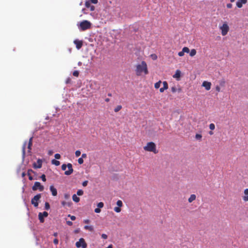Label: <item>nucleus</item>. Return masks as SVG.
I'll list each match as a JSON object with an SVG mask.
<instances>
[{"instance_id":"f257e3e1","label":"nucleus","mask_w":248,"mask_h":248,"mask_svg":"<svg viewBox=\"0 0 248 248\" xmlns=\"http://www.w3.org/2000/svg\"><path fill=\"white\" fill-rule=\"evenodd\" d=\"M135 67V73L138 76L146 75L149 73L147 65L145 61H142L140 63L137 64Z\"/></svg>"},{"instance_id":"f03ea898","label":"nucleus","mask_w":248,"mask_h":248,"mask_svg":"<svg viewBox=\"0 0 248 248\" xmlns=\"http://www.w3.org/2000/svg\"><path fill=\"white\" fill-rule=\"evenodd\" d=\"M143 149L145 151L153 152L154 154L158 153L155 144L152 141L148 142L146 145L143 147Z\"/></svg>"},{"instance_id":"7ed1b4c3","label":"nucleus","mask_w":248,"mask_h":248,"mask_svg":"<svg viewBox=\"0 0 248 248\" xmlns=\"http://www.w3.org/2000/svg\"><path fill=\"white\" fill-rule=\"evenodd\" d=\"M91 23L86 20L81 21L78 25V28L80 31H84L91 28Z\"/></svg>"},{"instance_id":"20e7f679","label":"nucleus","mask_w":248,"mask_h":248,"mask_svg":"<svg viewBox=\"0 0 248 248\" xmlns=\"http://www.w3.org/2000/svg\"><path fill=\"white\" fill-rule=\"evenodd\" d=\"M67 167L68 168V170H66L64 172V174L66 175H69L71 174L73 172L72 165L71 163H68L67 165L65 164H62V169L63 170H65Z\"/></svg>"},{"instance_id":"39448f33","label":"nucleus","mask_w":248,"mask_h":248,"mask_svg":"<svg viewBox=\"0 0 248 248\" xmlns=\"http://www.w3.org/2000/svg\"><path fill=\"white\" fill-rule=\"evenodd\" d=\"M41 198V194H38L34 196L31 200V203L34 205V207H37L38 206V201Z\"/></svg>"},{"instance_id":"423d86ee","label":"nucleus","mask_w":248,"mask_h":248,"mask_svg":"<svg viewBox=\"0 0 248 248\" xmlns=\"http://www.w3.org/2000/svg\"><path fill=\"white\" fill-rule=\"evenodd\" d=\"M33 191H36L39 190L40 191H43L44 189V187L39 182H35L34 185L32 187Z\"/></svg>"},{"instance_id":"0eeeda50","label":"nucleus","mask_w":248,"mask_h":248,"mask_svg":"<svg viewBox=\"0 0 248 248\" xmlns=\"http://www.w3.org/2000/svg\"><path fill=\"white\" fill-rule=\"evenodd\" d=\"M76 246L78 248L80 247H82V248H86L87 245L85 242V240L83 238H81L79 239L78 241L76 242Z\"/></svg>"},{"instance_id":"6e6552de","label":"nucleus","mask_w":248,"mask_h":248,"mask_svg":"<svg viewBox=\"0 0 248 248\" xmlns=\"http://www.w3.org/2000/svg\"><path fill=\"white\" fill-rule=\"evenodd\" d=\"M220 29L221 31L222 35L225 36L227 34L229 30V28L227 24L224 23L223 25L220 27Z\"/></svg>"},{"instance_id":"1a4fd4ad","label":"nucleus","mask_w":248,"mask_h":248,"mask_svg":"<svg viewBox=\"0 0 248 248\" xmlns=\"http://www.w3.org/2000/svg\"><path fill=\"white\" fill-rule=\"evenodd\" d=\"M48 214L46 211H44L43 213H39L38 214V218L41 223L44 222V217H47Z\"/></svg>"},{"instance_id":"9d476101","label":"nucleus","mask_w":248,"mask_h":248,"mask_svg":"<svg viewBox=\"0 0 248 248\" xmlns=\"http://www.w3.org/2000/svg\"><path fill=\"white\" fill-rule=\"evenodd\" d=\"M42 166V160L40 159H38L37 162H34L33 164V167L34 169H40Z\"/></svg>"},{"instance_id":"9b49d317","label":"nucleus","mask_w":248,"mask_h":248,"mask_svg":"<svg viewBox=\"0 0 248 248\" xmlns=\"http://www.w3.org/2000/svg\"><path fill=\"white\" fill-rule=\"evenodd\" d=\"M189 49L187 47H184L183 48L182 50L178 52V55L180 57H182L184 55L185 53H189Z\"/></svg>"},{"instance_id":"f8f14e48","label":"nucleus","mask_w":248,"mask_h":248,"mask_svg":"<svg viewBox=\"0 0 248 248\" xmlns=\"http://www.w3.org/2000/svg\"><path fill=\"white\" fill-rule=\"evenodd\" d=\"M202 86L204 87L207 91L211 89V83L210 82L204 81L203 82Z\"/></svg>"},{"instance_id":"ddd939ff","label":"nucleus","mask_w":248,"mask_h":248,"mask_svg":"<svg viewBox=\"0 0 248 248\" xmlns=\"http://www.w3.org/2000/svg\"><path fill=\"white\" fill-rule=\"evenodd\" d=\"M74 44L76 46V48L78 49H79L80 48H81V47L83 45V42L82 41L78 40H76L74 41Z\"/></svg>"},{"instance_id":"4468645a","label":"nucleus","mask_w":248,"mask_h":248,"mask_svg":"<svg viewBox=\"0 0 248 248\" xmlns=\"http://www.w3.org/2000/svg\"><path fill=\"white\" fill-rule=\"evenodd\" d=\"M243 200L245 202H248V188H246L244 191V196L242 197Z\"/></svg>"},{"instance_id":"2eb2a0df","label":"nucleus","mask_w":248,"mask_h":248,"mask_svg":"<svg viewBox=\"0 0 248 248\" xmlns=\"http://www.w3.org/2000/svg\"><path fill=\"white\" fill-rule=\"evenodd\" d=\"M247 2V0H238L236 2V6L240 8L242 7L243 4H246Z\"/></svg>"},{"instance_id":"dca6fc26","label":"nucleus","mask_w":248,"mask_h":248,"mask_svg":"<svg viewBox=\"0 0 248 248\" xmlns=\"http://www.w3.org/2000/svg\"><path fill=\"white\" fill-rule=\"evenodd\" d=\"M50 190L51 192L52 195L54 196H56L57 195V190L53 186H50Z\"/></svg>"},{"instance_id":"f3484780","label":"nucleus","mask_w":248,"mask_h":248,"mask_svg":"<svg viewBox=\"0 0 248 248\" xmlns=\"http://www.w3.org/2000/svg\"><path fill=\"white\" fill-rule=\"evenodd\" d=\"M32 139H33V137H31L29 141L28 142V152L29 153H31V146L32 145Z\"/></svg>"},{"instance_id":"a211bd4d","label":"nucleus","mask_w":248,"mask_h":248,"mask_svg":"<svg viewBox=\"0 0 248 248\" xmlns=\"http://www.w3.org/2000/svg\"><path fill=\"white\" fill-rule=\"evenodd\" d=\"M31 173H35V172L34 171L32 170L31 169H29L28 170V172H27V175H28L29 176V179L30 180H32L33 179L32 176L31 175Z\"/></svg>"},{"instance_id":"6ab92c4d","label":"nucleus","mask_w":248,"mask_h":248,"mask_svg":"<svg viewBox=\"0 0 248 248\" xmlns=\"http://www.w3.org/2000/svg\"><path fill=\"white\" fill-rule=\"evenodd\" d=\"M61 203L63 206H67L68 207H71L72 205V202L70 201L69 202L62 201Z\"/></svg>"},{"instance_id":"aec40b11","label":"nucleus","mask_w":248,"mask_h":248,"mask_svg":"<svg viewBox=\"0 0 248 248\" xmlns=\"http://www.w3.org/2000/svg\"><path fill=\"white\" fill-rule=\"evenodd\" d=\"M196 199V196L195 194H191L190 197L188 199V201L189 203H191Z\"/></svg>"},{"instance_id":"412c9836","label":"nucleus","mask_w":248,"mask_h":248,"mask_svg":"<svg viewBox=\"0 0 248 248\" xmlns=\"http://www.w3.org/2000/svg\"><path fill=\"white\" fill-rule=\"evenodd\" d=\"M181 76V71L179 70H176L175 74L173 76V78H179Z\"/></svg>"},{"instance_id":"4be33fe9","label":"nucleus","mask_w":248,"mask_h":248,"mask_svg":"<svg viewBox=\"0 0 248 248\" xmlns=\"http://www.w3.org/2000/svg\"><path fill=\"white\" fill-rule=\"evenodd\" d=\"M85 230H89L90 232H93L94 231L93 227L92 226L86 225L84 227Z\"/></svg>"},{"instance_id":"5701e85b","label":"nucleus","mask_w":248,"mask_h":248,"mask_svg":"<svg viewBox=\"0 0 248 248\" xmlns=\"http://www.w3.org/2000/svg\"><path fill=\"white\" fill-rule=\"evenodd\" d=\"M72 199L73 200V201H74L75 202H79L80 201V199L79 197H78L77 195L76 194H74L73 196H72Z\"/></svg>"},{"instance_id":"b1692460","label":"nucleus","mask_w":248,"mask_h":248,"mask_svg":"<svg viewBox=\"0 0 248 248\" xmlns=\"http://www.w3.org/2000/svg\"><path fill=\"white\" fill-rule=\"evenodd\" d=\"M26 144H27V142H25V143H24V144H23V145L22 146V156H23V158L25 157V148H26Z\"/></svg>"},{"instance_id":"393cba45","label":"nucleus","mask_w":248,"mask_h":248,"mask_svg":"<svg viewBox=\"0 0 248 248\" xmlns=\"http://www.w3.org/2000/svg\"><path fill=\"white\" fill-rule=\"evenodd\" d=\"M189 52H190L189 55L191 57H193L196 54L197 51L195 49H192L190 51H189Z\"/></svg>"},{"instance_id":"a878e982","label":"nucleus","mask_w":248,"mask_h":248,"mask_svg":"<svg viewBox=\"0 0 248 248\" xmlns=\"http://www.w3.org/2000/svg\"><path fill=\"white\" fill-rule=\"evenodd\" d=\"M161 83V81L160 80L155 83V89H158L160 87Z\"/></svg>"},{"instance_id":"bb28decb","label":"nucleus","mask_w":248,"mask_h":248,"mask_svg":"<svg viewBox=\"0 0 248 248\" xmlns=\"http://www.w3.org/2000/svg\"><path fill=\"white\" fill-rule=\"evenodd\" d=\"M52 163L53 164H54L55 165H56L57 166L60 165V161H59L58 160H55V159H53L52 160Z\"/></svg>"},{"instance_id":"cd10ccee","label":"nucleus","mask_w":248,"mask_h":248,"mask_svg":"<svg viewBox=\"0 0 248 248\" xmlns=\"http://www.w3.org/2000/svg\"><path fill=\"white\" fill-rule=\"evenodd\" d=\"M122 106L118 105L115 108H114V111L115 112H118L119 110H120L122 109Z\"/></svg>"},{"instance_id":"c85d7f7f","label":"nucleus","mask_w":248,"mask_h":248,"mask_svg":"<svg viewBox=\"0 0 248 248\" xmlns=\"http://www.w3.org/2000/svg\"><path fill=\"white\" fill-rule=\"evenodd\" d=\"M163 88L165 89V90H167L168 89V83L166 81H164L163 82Z\"/></svg>"},{"instance_id":"c756f323","label":"nucleus","mask_w":248,"mask_h":248,"mask_svg":"<svg viewBox=\"0 0 248 248\" xmlns=\"http://www.w3.org/2000/svg\"><path fill=\"white\" fill-rule=\"evenodd\" d=\"M83 191L82 189H79L77 192V194L78 196H82L83 194Z\"/></svg>"},{"instance_id":"7c9ffc66","label":"nucleus","mask_w":248,"mask_h":248,"mask_svg":"<svg viewBox=\"0 0 248 248\" xmlns=\"http://www.w3.org/2000/svg\"><path fill=\"white\" fill-rule=\"evenodd\" d=\"M116 204H117V205H118V207H122L123 205V202L121 200H118Z\"/></svg>"},{"instance_id":"2f4dec72","label":"nucleus","mask_w":248,"mask_h":248,"mask_svg":"<svg viewBox=\"0 0 248 248\" xmlns=\"http://www.w3.org/2000/svg\"><path fill=\"white\" fill-rule=\"evenodd\" d=\"M45 208L46 210H49L50 209V205L48 202H46L45 204Z\"/></svg>"},{"instance_id":"473e14b6","label":"nucleus","mask_w":248,"mask_h":248,"mask_svg":"<svg viewBox=\"0 0 248 248\" xmlns=\"http://www.w3.org/2000/svg\"><path fill=\"white\" fill-rule=\"evenodd\" d=\"M202 138V136L200 134H196L195 135V138L198 140H201Z\"/></svg>"},{"instance_id":"72a5a7b5","label":"nucleus","mask_w":248,"mask_h":248,"mask_svg":"<svg viewBox=\"0 0 248 248\" xmlns=\"http://www.w3.org/2000/svg\"><path fill=\"white\" fill-rule=\"evenodd\" d=\"M114 210L117 213H119L121 211V209L120 207H115L114 208Z\"/></svg>"},{"instance_id":"f704fd0d","label":"nucleus","mask_w":248,"mask_h":248,"mask_svg":"<svg viewBox=\"0 0 248 248\" xmlns=\"http://www.w3.org/2000/svg\"><path fill=\"white\" fill-rule=\"evenodd\" d=\"M85 5L86 7L89 8V7L91 6V2L90 1H86L85 3Z\"/></svg>"},{"instance_id":"c9c22d12","label":"nucleus","mask_w":248,"mask_h":248,"mask_svg":"<svg viewBox=\"0 0 248 248\" xmlns=\"http://www.w3.org/2000/svg\"><path fill=\"white\" fill-rule=\"evenodd\" d=\"M209 128L212 130H214L215 128V124L213 123L210 124L209 125Z\"/></svg>"},{"instance_id":"e433bc0d","label":"nucleus","mask_w":248,"mask_h":248,"mask_svg":"<svg viewBox=\"0 0 248 248\" xmlns=\"http://www.w3.org/2000/svg\"><path fill=\"white\" fill-rule=\"evenodd\" d=\"M73 75L75 77H78L79 75V72L78 71H74L73 73Z\"/></svg>"},{"instance_id":"4c0bfd02","label":"nucleus","mask_w":248,"mask_h":248,"mask_svg":"<svg viewBox=\"0 0 248 248\" xmlns=\"http://www.w3.org/2000/svg\"><path fill=\"white\" fill-rule=\"evenodd\" d=\"M81 154V152L79 150H77L75 152V155L76 157H78Z\"/></svg>"},{"instance_id":"58836bf2","label":"nucleus","mask_w":248,"mask_h":248,"mask_svg":"<svg viewBox=\"0 0 248 248\" xmlns=\"http://www.w3.org/2000/svg\"><path fill=\"white\" fill-rule=\"evenodd\" d=\"M97 206L99 208H102L104 206V203L102 202H100L97 204Z\"/></svg>"},{"instance_id":"ea45409f","label":"nucleus","mask_w":248,"mask_h":248,"mask_svg":"<svg viewBox=\"0 0 248 248\" xmlns=\"http://www.w3.org/2000/svg\"><path fill=\"white\" fill-rule=\"evenodd\" d=\"M83 162H84L83 159V158H82L81 157L79 158L78 159V163L79 164H83Z\"/></svg>"},{"instance_id":"a19ab883","label":"nucleus","mask_w":248,"mask_h":248,"mask_svg":"<svg viewBox=\"0 0 248 248\" xmlns=\"http://www.w3.org/2000/svg\"><path fill=\"white\" fill-rule=\"evenodd\" d=\"M225 83V81L224 80H220L219 81V84L220 86H224V84Z\"/></svg>"},{"instance_id":"79ce46f5","label":"nucleus","mask_w":248,"mask_h":248,"mask_svg":"<svg viewBox=\"0 0 248 248\" xmlns=\"http://www.w3.org/2000/svg\"><path fill=\"white\" fill-rule=\"evenodd\" d=\"M41 178L43 181H46V175L45 174H42L41 176Z\"/></svg>"},{"instance_id":"37998d69","label":"nucleus","mask_w":248,"mask_h":248,"mask_svg":"<svg viewBox=\"0 0 248 248\" xmlns=\"http://www.w3.org/2000/svg\"><path fill=\"white\" fill-rule=\"evenodd\" d=\"M54 156L55 158L57 159H59L61 158V155L59 154H56Z\"/></svg>"},{"instance_id":"c03bdc74","label":"nucleus","mask_w":248,"mask_h":248,"mask_svg":"<svg viewBox=\"0 0 248 248\" xmlns=\"http://www.w3.org/2000/svg\"><path fill=\"white\" fill-rule=\"evenodd\" d=\"M151 57L154 60H155L157 58V56L155 54H152L151 55Z\"/></svg>"},{"instance_id":"a18cd8bd","label":"nucleus","mask_w":248,"mask_h":248,"mask_svg":"<svg viewBox=\"0 0 248 248\" xmlns=\"http://www.w3.org/2000/svg\"><path fill=\"white\" fill-rule=\"evenodd\" d=\"M64 197L66 200H68L70 198V195L66 193L64 194Z\"/></svg>"},{"instance_id":"49530a36","label":"nucleus","mask_w":248,"mask_h":248,"mask_svg":"<svg viewBox=\"0 0 248 248\" xmlns=\"http://www.w3.org/2000/svg\"><path fill=\"white\" fill-rule=\"evenodd\" d=\"M68 217H70L72 220H75L76 218V217L74 216H71L70 215H69Z\"/></svg>"},{"instance_id":"de8ad7c7","label":"nucleus","mask_w":248,"mask_h":248,"mask_svg":"<svg viewBox=\"0 0 248 248\" xmlns=\"http://www.w3.org/2000/svg\"><path fill=\"white\" fill-rule=\"evenodd\" d=\"M90 1L93 4H97L98 3V0H90Z\"/></svg>"},{"instance_id":"09e8293b","label":"nucleus","mask_w":248,"mask_h":248,"mask_svg":"<svg viewBox=\"0 0 248 248\" xmlns=\"http://www.w3.org/2000/svg\"><path fill=\"white\" fill-rule=\"evenodd\" d=\"M101 237L102 238H103L104 239H106L108 238L107 235L106 234H104V233L102 234Z\"/></svg>"},{"instance_id":"8fccbe9b","label":"nucleus","mask_w":248,"mask_h":248,"mask_svg":"<svg viewBox=\"0 0 248 248\" xmlns=\"http://www.w3.org/2000/svg\"><path fill=\"white\" fill-rule=\"evenodd\" d=\"M88 181H84L83 183H82V186H87V184H88Z\"/></svg>"},{"instance_id":"3c124183","label":"nucleus","mask_w":248,"mask_h":248,"mask_svg":"<svg viewBox=\"0 0 248 248\" xmlns=\"http://www.w3.org/2000/svg\"><path fill=\"white\" fill-rule=\"evenodd\" d=\"M226 6L228 8L230 9L232 8V5L231 3H228L227 4Z\"/></svg>"},{"instance_id":"603ef678","label":"nucleus","mask_w":248,"mask_h":248,"mask_svg":"<svg viewBox=\"0 0 248 248\" xmlns=\"http://www.w3.org/2000/svg\"><path fill=\"white\" fill-rule=\"evenodd\" d=\"M94 212L96 213H99L101 212V210L99 208H95L94 210Z\"/></svg>"},{"instance_id":"864d4df0","label":"nucleus","mask_w":248,"mask_h":248,"mask_svg":"<svg viewBox=\"0 0 248 248\" xmlns=\"http://www.w3.org/2000/svg\"><path fill=\"white\" fill-rule=\"evenodd\" d=\"M89 8L91 11H93L95 10V7L93 5H91Z\"/></svg>"},{"instance_id":"5fc2aeb1","label":"nucleus","mask_w":248,"mask_h":248,"mask_svg":"<svg viewBox=\"0 0 248 248\" xmlns=\"http://www.w3.org/2000/svg\"><path fill=\"white\" fill-rule=\"evenodd\" d=\"M66 223L69 226H72L73 225V222L71 221H67Z\"/></svg>"},{"instance_id":"6e6d98bb","label":"nucleus","mask_w":248,"mask_h":248,"mask_svg":"<svg viewBox=\"0 0 248 248\" xmlns=\"http://www.w3.org/2000/svg\"><path fill=\"white\" fill-rule=\"evenodd\" d=\"M171 92L173 93H175L176 91V88L175 87H172L171 88Z\"/></svg>"},{"instance_id":"4d7b16f0","label":"nucleus","mask_w":248,"mask_h":248,"mask_svg":"<svg viewBox=\"0 0 248 248\" xmlns=\"http://www.w3.org/2000/svg\"><path fill=\"white\" fill-rule=\"evenodd\" d=\"M216 90L218 92H219L220 91V87L218 86H217L216 87Z\"/></svg>"},{"instance_id":"13d9d810","label":"nucleus","mask_w":248,"mask_h":248,"mask_svg":"<svg viewBox=\"0 0 248 248\" xmlns=\"http://www.w3.org/2000/svg\"><path fill=\"white\" fill-rule=\"evenodd\" d=\"M53 242L55 245H57L58 244L59 241L57 239H55L53 241Z\"/></svg>"},{"instance_id":"bf43d9fd","label":"nucleus","mask_w":248,"mask_h":248,"mask_svg":"<svg viewBox=\"0 0 248 248\" xmlns=\"http://www.w3.org/2000/svg\"><path fill=\"white\" fill-rule=\"evenodd\" d=\"M87 157V155L86 154H82L81 155L82 158H85Z\"/></svg>"},{"instance_id":"052dcab7","label":"nucleus","mask_w":248,"mask_h":248,"mask_svg":"<svg viewBox=\"0 0 248 248\" xmlns=\"http://www.w3.org/2000/svg\"><path fill=\"white\" fill-rule=\"evenodd\" d=\"M166 90L163 87L160 88L159 91L160 93H163L164 91Z\"/></svg>"},{"instance_id":"680f3d73","label":"nucleus","mask_w":248,"mask_h":248,"mask_svg":"<svg viewBox=\"0 0 248 248\" xmlns=\"http://www.w3.org/2000/svg\"><path fill=\"white\" fill-rule=\"evenodd\" d=\"M84 221V222L85 223H86V224H88V223H90V220H89V219H85V220H84V221Z\"/></svg>"},{"instance_id":"e2e57ef3","label":"nucleus","mask_w":248,"mask_h":248,"mask_svg":"<svg viewBox=\"0 0 248 248\" xmlns=\"http://www.w3.org/2000/svg\"><path fill=\"white\" fill-rule=\"evenodd\" d=\"M26 175V174L25 172H23L21 174L22 177H24Z\"/></svg>"},{"instance_id":"0e129e2a","label":"nucleus","mask_w":248,"mask_h":248,"mask_svg":"<svg viewBox=\"0 0 248 248\" xmlns=\"http://www.w3.org/2000/svg\"><path fill=\"white\" fill-rule=\"evenodd\" d=\"M109 99L108 98H106L105 99V101L107 102H108L109 101Z\"/></svg>"},{"instance_id":"69168bd1","label":"nucleus","mask_w":248,"mask_h":248,"mask_svg":"<svg viewBox=\"0 0 248 248\" xmlns=\"http://www.w3.org/2000/svg\"><path fill=\"white\" fill-rule=\"evenodd\" d=\"M106 248H112V245H110L108 247H107Z\"/></svg>"},{"instance_id":"338daca9","label":"nucleus","mask_w":248,"mask_h":248,"mask_svg":"<svg viewBox=\"0 0 248 248\" xmlns=\"http://www.w3.org/2000/svg\"><path fill=\"white\" fill-rule=\"evenodd\" d=\"M52 153H53V152L52 151H49V153H48V154L49 155H51L52 154Z\"/></svg>"},{"instance_id":"774afa93","label":"nucleus","mask_w":248,"mask_h":248,"mask_svg":"<svg viewBox=\"0 0 248 248\" xmlns=\"http://www.w3.org/2000/svg\"><path fill=\"white\" fill-rule=\"evenodd\" d=\"M209 134L210 135H213V132H212V131H210V132H209Z\"/></svg>"}]
</instances>
